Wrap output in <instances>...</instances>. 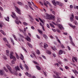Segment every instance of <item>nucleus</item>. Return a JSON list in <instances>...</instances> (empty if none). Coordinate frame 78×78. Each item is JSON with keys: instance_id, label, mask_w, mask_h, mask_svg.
I'll return each mask as SVG.
<instances>
[{"instance_id": "nucleus-1", "label": "nucleus", "mask_w": 78, "mask_h": 78, "mask_svg": "<svg viewBox=\"0 0 78 78\" xmlns=\"http://www.w3.org/2000/svg\"><path fill=\"white\" fill-rule=\"evenodd\" d=\"M15 8L16 9V12H17V13L19 14H21V11L20 10V9L18 8V7L16 6H15Z\"/></svg>"}, {"instance_id": "nucleus-2", "label": "nucleus", "mask_w": 78, "mask_h": 78, "mask_svg": "<svg viewBox=\"0 0 78 78\" xmlns=\"http://www.w3.org/2000/svg\"><path fill=\"white\" fill-rule=\"evenodd\" d=\"M69 39L71 41L70 42L71 44H72V45L73 46H75V44L74 43H73V39H72V37L71 36H69Z\"/></svg>"}, {"instance_id": "nucleus-3", "label": "nucleus", "mask_w": 78, "mask_h": 78, "mask_svg": "<svg viewBox=\"0 0 78 78\" xmlns=\"http://www.w3.org/2000/svg\"><path fill=\"white\" fill-rule=\"evenodd\" d=\"M46 18L47 19H48V20H52V18L51 17V16L48 14L46 15Z\"/></svg>"}, {"instance_id": "nucleus-4", "label": "nucleus", "mask_w": 78, "mask_h": 78, "mask_svg": "<svg viewBox=\"0 0 78 78\" xmlns=\"http://www.w3.org/2000/svg\"><path fill=\"white\" fill-rule=\"evenodd\" d=\"M6 67H7L8 69H9V70H12V69H11V68L10 66H9V65H6Z\"/></svg>"}, {"instance_id": "nucleus-5", "label": "nucleus", "mask_w": 78, "mask_h": 78, "mask_svg": "<svg viewBox=\"0 0 78 78\" xmlns=\"http://www.w3.org/2000/svg\"><path fill=\"white\" fill-rule=\"evenodd\" d=\"M3 25H4L3 23L2 22L0 23V28L1 29H2V27H3Z\"/></svg>"}, {"instance_id": "nucleus-6", "label": "nucleus", "mask_w": 78, "mask_h": 78, "mask_svg": "<svg viewBox=\"0 0 78 78\" xmlns=\"http://www.w3.org/2000/svg\"><path fill=\"white\" fill-rule=\"evenodd\" d=\"M28 16H29V17L30 18V19L31 20H34V19H33V17H32V16H31V15H28Z\"/></svg>"}, {"instance_id": "nucleus-7", "label": "nucleus", "mask_w": 78, "mask_h": 78, "mask_svg": "<svg viewBox=\"0 0 78 78\" xmlns=\"http://www.w3.org/2000/svg\"><path fill=\"white\" fill-rule=\"evenodd\" d=\"M6 54L8 56H9V51L8 50H6Z\"/></svg>"}, {"instance_id": "nucleus-8", "label": "nucleus", "mask_w": 78, "mask_h": 78, "mask_svg": "<svg viewBox=\"0 0 78 78\" xmlns=\"http://www.w3.org/2000/svg\"><path fill=\"white\" fill-rule=\"evenodd\" d=\"M54 73L56 75L57 77V78H58L59 77V75H58V73L57 72H54Z\"/></svg>"}, {"instance_id": "nucleus-9", "label": "nucleus", "mask_w": 78, "mask_h": 78, "mask_svg": "<svg viewBox=\"0 0 78 78\" xmlns=\"http://www.w3.org/2000/svg\"><path fill=\"white\" fill-rule=\"evenodd\" d=\"M0 75L2 76L4 75V72H3L1 70H0Z\"/></svg>"}, {"instance_id": "nucleus-10", "label": "nucleus", "mask_w": 78, "mask_h": 78, "mask_svg": "<svg viewBox=\"0 0 78 78\" xmlns=\"http://www.w3.org/2000/svg\"><path fill=\"white\" fill-rule=\"evenodd\" d=\"M58 27L59 29H60V30H61L63 28V27L61 24L58 25Z\"/></svg>"}, {"instance_id": "nucleus-11", "label": "nucleus", "mask_w": 78, "mask_h": 78, "mask_svg": "<svg viewBox=\"0 0 78 78\" xmlns=\"http://www.w3.org/2000/svg\"><path fill=\"white\" fill-rule=\"evenodd\" d=\"M26 39L27 40V41H28L29 42H30V41L31 40V39H30V38L29 37H27V38H26Z\"/></svg>"}, {"instance_id": "nucleus-12", "label": "nucleus", "mask_w": 78, "mask_h": 78, "mask_svg": "<svg viewBox=\"0 0 78 78\" xmlns=\"http://www.w3.org/2000/svg\"><path fill=\"white\" fill-rule=\"evenodd\" d=\"M5 20L8 21V22H9V20H9V17H7V18H5Z\"/></svg>"}, {"instance_id": "nucleus-13", "label": "nucleus", "mask_w": 78, "mask_h": 78, "mask_svg": "<svg viewBox=\"0 0 78 78\" xmlns=\"http://www.w3.org/2000/svg\"><path fill=\"white\" fill-rule=\"evenodd\" d=\"M15 69H16V71H17V70H20V68L18 66H17L16 67H15Z\"/></svg>"}, {"instance_id": "nucleus-14", "label": "nucleus", "mask_w": 78, "mask_h": 78, "mask_svg": "<svg viewBox=\"0 0 78 78\" xmlns=\"http://www.w3.org/2000/svg\"><path fill=\"white\" fill-rule=\"evenodd\" d=\"M52 3H53L54 5H55V6H56V2H55V1L54 0L52 1Z\"/></svg>"}, {"instance_id": "nucleus-15", "label": "nucleus", "mask_w": 78, "mask_h": 78, "mask_svg": "<svg viewBox=\"0 0 78 78\" xmlns=\"http://www.w3.org/2000/svg\"><path fill=\"white\" fill-rule=\"evenodd\" d=\"M10 40L11 41V42L12 43V44L13 45H14V40H12V38H10Z\"/></svg>"}, {"instance_id": "nucleus-16", "label": "nucleus", "mask_w": 78, "mask_h": 78, "mask_svg": "<svg viewBox=\"0 0 78 78\" xmlns=\"http://www.w3.org/2000/svg\"><path fill=\"white\" fill-rule=\"evenodd\" d=\"M36 67L37 69L38 70H41V68H40V67L39 66H38L36 65Z\"/></svg>"}, {"instance_id": "nucleus-17", "label": "nucleus", "mask_w": 78, "mask_h": 78, "mask_svg": "<svg viewBox=\"0 0 78 78\" xmlns=\"http://www.w3.org/2000/svg\"><path fill=\"white\" fill-rule=\"evenodd\" d=\"M17 4H18V5H20L21 6H22V5H23V4H22V3L18 2H17Z\"/></svg>"}, {"instance_id": "nucleus-18", "label": "nucleus", "mask_w": 78, "mask_h": 78, "mask_svg": "<svg viewBox=\"0 0 78 78\" xmlns=\"http://www.w3.org/2000/svg\"><path fill=\"white\" fill-rule=\"evenodd\" d=\"M10 58L11 59H12V58L14 57V56L12 55V54H10Z\"/></svg>"}, {"instance_id": "nucleus-19", "label": "nucleus", "mask_w": 78, "mask_h": 78, "mask_svg": "<svg viewBox=\"0 0 78 78\" xmlns=\"http://www.w3.org/2000/svg\"><path fill=\"white\" fill-rule=\"evenodd\" d=\"M21 57H20V58L22 59V60H23V59H24V57H23V55H22V54H21Z\"/></svg>"}, {"instance_id": "nucleus-20", "label": "nucleus", "mask_w": 78, "mask_h": 78, "mask_svg": "<svg viewBox=\"0 0 78 78\" xmlns=\"http://www.w3.org/2000/svg\"><path fill=\"white\" fill-rule=\"evenodd\" d=\"M61 19L60 18L58 17L57 18V21L58 22H61Z\"/></svg>"}, {"instance_id": "nucleus-21", "label": "nucleus", "mask_w": 78, "mask_h": 78, "mask_svg": "<svg viewBox=\"0 0 78 78\" xmlns=\"http://www.w3.org/2000/svg\"><path fill=\"white\" fill-rule=\"evenodd\" d=\"M20 69H22V70H23V68L22 67V64H20Z\"/></svg>"}, {"instance_id": "nucleus-22", "label": "nucleus", "mask_w": 78, "mask_h": 78, "mask_svg": "<svg viewBox=\"0 0 78 78\" xmlns=\"http://www.w3.org/2000/svg\"><path fill=\"white\" fill-rule=\"evenodd\" d=\"M47 46L48 47V44H45L44 45V48H47Z\"/></svg>"}, {"instance_id": "nucleus-23", "label": "nucleus", "mask_w": 78, "mask_h": 78, "mask_svg": "<svg viewBox=\"0 0 78 78\" xmlns=\"http://www.w3.org/2000/svg\"><path fill=\"white\" fill-rule=\"evenodd\" d=\"M63 52L62 51V50H60L59 51V55H62V54Z\"/></svg>"}, {"instance_id": "nucleus-24", "label": "nucleus", "mask_w": 78, "mask_h": 78, "mask_svg": "<svg viewBox=\"0 0 78 78\" xmlns=\"http://www.w3.org/2000/svg\"><path fill=\"white\" fill-rule=\"evenodd\" d=\"M27 45H29V47H30V48H32V45L30 44V43H29L28 42L27 43Z\"/></svg>"}, {"instance_id": "nucleus-25", "label": "nucleus", "mask_w": 78, "mask_h": 78, "mask_svg": "<svg viewBox=\"0 0 78 78\" xmlns=\"http://www.w3.org/2000/svg\"><path fill=\"white\" fill-rule=\"evenodd\" d=\"M19 36H20V37H21V39H22V38H25L24 36L21 34H19Z\"/></svg>"}, {"instance_id": "nucleus-26", "label": "nucleus", "mask_w": 78, "mask_h": 78, "mask_svg": "<svg viewBox=\"0 0 78 78\" xmlns=\"http://www.w3.org/2000/svg\"><path fill=\"white\" fill-rule=\"evenodd\" d=\"M70 22H73V18L72 17H70Z\"/></svg>"}, {"instance_id": "nucleus-27", "label": "nucleus", "mask_w": 78, "mask_h": 78, "mask_svg": "<svg viewBox=\"0 0 78 78\" xmlns=\"http://www.w3.org/2000/svg\"><path fill=\"white\" fill-rule=\"evenodd\" d=\"M38 31L40 34H42V31L40 30H38Z\"/></svg>"}, {"instance_id": "nucleus-28", "label": "nucleus", "mask_w": 78, "mask_h": 78, "mask_svg": "<svg viewBox=\"0 0 78 78\" xmlns=\"http://www.w3.org/2000/svg\"><path fill=\"white\" fill-rule=\"evenodd\" d=\"M50 26L51 27H52V28H55V26H54V25L52 24L51 23H50Z\"/></svg>"}, {"instance_id": "nucleus-29", "label": "nucleus", "mask_w": 78, "mask_h": 78, "mask_svg": "<svg viewBox=\"0 0 78 78\" xmlns=\"http://www.w3.org/2000/svg\"><path fill=\"white\" fill-rule=\"evenodd\" d=\"M15 22L16 23V24H17V25H19V21L15 20Z\"/></svg>"}, {"instance_id": "nucleus-30", "label": "nucleus", "mask_w": 78, "mask_h": 78, "mask_svg": "<svg viewBox=\"0 0 78 78\" xmlns=\"http://www.w3.org/2000/svg\"><path fill=\"white\" fill-rule=\"evenodd\" d=\"M43 37L45 38V39H47L48 38V37H47V36L46 35H43Z\"/></svg>"}, {"instance_id": "nucleus-31", "label": "nucleus", "mask_w": 78, "mask_h": 78, "mask_svg": "<svg viewBox=\"0 0 78 78\" xmlns=\"http://www.w3.org/2000/svg\"><path fill=\"white\" fill-rule=\"evenodd\" d=\"M74 23L76 25H78V22H77V21H74Z\"/></svg>"}, {"instance_id": "nucleus-32", "label": "nucleus", "mask_w": 78, "mask_h": 78, "mask_svg": "<svg viewBox=\"0 0 78 78\" xmlns=\"http://www.w3.org/2000/svg\"><path fill=\"white\" fill-rule=\"evenodd\" d=\"M61 2H59L58 1H57L56 2V5H59L60 3Z\"/></svg>"}, {"instance_id": "nucleus-33", "label": "nucleus", "mask_w": 78, "mask_h": 78, "mask_svg": "<svg viewBox=\"0 0 78 78\" xmlns=\"http://www.w3.org/2000/svg\"><path fill=\"white\" fill-rule=\"evenodd\" d=\"M4 69L5 71L6 72H8V71L7 69H6V68H5V67H4Z\"/></svg>"}, {"instance_id": "nucleus-34", "label": "nucleus", "mask_w": 78, "mask_h": 78, "mask_svg": "<svg viewBox=\"0 0 78 78\" xmlns=\"http://www.w3.org/2000/svg\"><path fill=\"white\" fill-rule=\"evenodd\" d=\"M37 54H41V53L40 52V51L39 50H37Z\"/></svg>"}, {"instance_id": "nucleus-35", "label": "nucleus", "mask_w": 78, "mask_h": 78, "mask_svg": "<svg viewBox=\"0 0 78 78\" xmlns=\"http://www.w3.org/2000/svg\"><path fill=\"white\" fill-rule=\"evenodd\" d=\"M44 4L45 6H46V7H48V6H47V4H46V2H44Z\"/></svg>"}, {"instance_id": "nucleus-36", "label": "nucleus", "mask_w": 78, "mask_h": 78, "mask_svg": "<svg viewBox=\"0 0 78 78\" xmlns=\"http://www.w3.org/2000/svg\"><path fill=\"white\" fill-rule=\"evenodd\" d=\"M25 67L27 70H28V66H27V65L25 64Z\"/></svg>"}, {"instance_id": "nucleus-37", "label": "nucleus", "mask_w": 78, "mask_h": 78, "mask_svg": "<svg viewBox=\"0 0 78 78\" xmlns=\"http://www.w3.org/2000/svg\"><path fill=\"white\" fill-rule=\"evenodd\" d=\"M47 53H48V54H49V55H51V51H48Z\"/></svg>"}, {"instance_id": "nucleus-38", "label": "nucleus", "mask_w": 78, "mask_h": 78, "mask_svg": "<svg viewBox=\"0 0 78 78\" xmlns=\"http://www.w3.org/2000/svg\"><path fill=\"white\" fill-rule=\"evenodd\" d=\"M55 66H56V65H57V66L58 67H59V64L58 63H56L55 64H54Z\"/></svg>"}, {"instance_id": "nucleus-39", "label": "nucleus", "mask_w": 78, "mask_h": 78, "mask_svg": "<svg viewBox=\"0 0 78 78\" xmlns=\"http://www.w3.org/2000/svg\"><path fill=\"white\" fill-rule=\"evenodd\" d=\"M23 23L24 25H25V26H27V25H28V23L26 22H24Z\"/></svg>"}, {"instance_id": "nucleus-40", "label": "nucleus", "mask_w": 78, "mask_h": 78, "mask_svg": "<svg viewBox=\"0 0 78 78\" xmlns=\"http://www.w3.org/2000/svg\"><path fill=\"white\" fill-rule=\"evenodd\" d=\"M56 31L58 32V33H61V31H60V30H59V29H57Z\"/></svg>"}, {"instance_id": "nucleus-41", "label": "nucleus", "mask_w": 78, "mask_h": 78, "mask_svg": "<svg viewBox=\"0 0 78 78\" xmlns=\"http://www.w3.org/2000/svg\"><path fill=\"white\" fill-rule=\"evenodd\" d=\"M13 36L15 39L16 40V41H17V38H16V36L15 35H13Z\"/></svg>"}, {"instance_id": "nucleus-42", "label": "nucleus", "mask_w": 78, "mask_h": 78, "mask_svg": "<svg viewBox=\"0 0 78 78\" xmlns=\"http://www.w3.org/2000/svg\"><path fill=\"white\" fill-rule=\"evenodd\" d=\"M75 19H76L77 20H78V16H75Z\"/></svg>"}, {"instance_id": "nucleus-43", "label": "nucleus", "mask_w": 78, "mask_h": 78, "mask_svg": "<svg viewBox=\"0 0 78 78\" xmlns=\"http://www.w3.org/2000/svg\"><path fill=\"white\" fill-rule=\"evenodd\" d=\"M38 19L40 20V22H41V23L43 22V21H42V19H41V18H39Z\"/></svg>"}, {"instance_id": "nucleus-44", "label": "nucleus", "mask_w": 78, "mask_h": 78, "mask_svg": "<svg viewBox=\"0 0 78 78\" xmlns=\"http://www.w3.org/2000/svg\"><path fill=\"white\" fill-rule=\"evenodd\" d=\"M58 5H59L60 6H62V3L60 2Z\"/></svg>"}, {"instance_id": "nucleus-45", "label": "nucleus", "mask_w": 78, "mask_h": 78, "mask_svg": "<svg viewBox=\"0 0 78 78\" xmlns=\"http://www.w3.org/2000/svg\"><path fill=\"white\" fill-rule=\"evenodd\" d=\"M3 39L5 42H7V40H6V38H4Z\"/></svg>"}, {"instance_id": "nucleus-46", "label": "nucleus", "mask_w": 78, "mask_h": 78, "mask_svg": "<svg viewBox=\"0 0 78 78\" xmlns=\"http://www.w3.org/2000/svg\"><path fill=\"white\" fill-rule=\"evenodd\" d=\"M28 76H29V77L31 78V77H32V76H31V75L30 74H29L28 75Z\"/></svg>"}, {"instance_id": "nucleus-47", "label": "nucleus", "mask_w": 78, "mask_h": 78, "mask_svg": "<svg viewBox=\"0 0 78 78\" xmlns=\"http://www.w3.org/2000/svg\"><path fill=\"white\" fill-rule=\"evenodd\" d=\"M23 49L25 51H26V52H27V50H26V49H25V48L24 47H23Z\"/></svg>"}, {"instance_id": "nucleus-48", "label": "nucleus", "mask_w": 78, "mask_h": 78, "mask_svg": "<svg viewBox=\"0 0 78 78\" xmlns=\"http://www.w3.org/2000/svg\"><path fill=\"white\" fill-rule=\"evenodd\" d=\"M73 58L75 60V61H76V62H77V59H76V57H74Z\"/></svg>"}, {"instance_id": "nucleus-49", "label": "nucleus", "mask_w": 78, "mask_h": 78, "mask_svg": "<svg viewBox=\"0 0 78 78\" xmlns=\"http://www.w3.org/2000/svg\"><path fill=\"white\" fill-rule=\"evenodd\" d=\"M16 57L17 59H19V55H18L17 54H16Z\"/></svg>"}, {"instance_id": "nucleus-50", "label": "nucleus", "mask_w": 78, "mask_h": 78, "mask_svg": "<svg viewBox=\"0 0 78 78\" xmlns=\"http://www.w3.org/2000/svg\"><path fill=\"white\" fill-rule=\"evenodd\" d=\"M12 58H13V60H14V61H16V57L14 56H13Z\"/></svg>"}, {"instance_id": "nucleus-51", "label": "nucleus", "mask_w": 78, "mask_h": 78, "mask_svg": "<svg viewBox=\"0 0 78 78\" xmlns=\"http://www.w3.org/2000/svg\"><path fill=\"white\" fill-rule=\"evenodd\" d=\"M15 18L16 20H17V21L19 20V18H18V17L16 16V17Z\"/></svg>"}, {"instance_id": "nucleus-52", "label": "nucleus", "mask_w": 78, "mask_h": 78, "mask_svg": "<svg viewBox=\"0 0 78 78\" xmlns=\"http://www.w3.org/2000/svg\"><path fill=\"white\" fill-rule=\"evenodd\" d=\"M12 14L13 15V16H15V17L16 14H15V13H14V12H12Z\"/></svg>"}, {"instance_id": "nucleus-53", "label": "nucleus", "mask_w": 78, "mask_h": 78, "mask_svg": "<svg viewBox=\"0 0 78 78\" xmlns=\"http://www.w3.org/2000/svg\"><path fill=\"white\" fill-rule=\"evenodd\" d=\"M2 33L4 35V36H5V35H6V34H5V32H4L3 31V32H2Z\"/></svg>"}, {"instance_id": "nucleus-54", "label": "nucleus", "mask_w": 78, "mask_h": 78, "mask_svg": "<svg viewBox=\"0 0 78 78\" xmlns=\"http://www.w3.org/2000/svg\"><path fill=\"white\" fill-rule=\"evenodd\" d=\"M53 77L54 78H58V77H56V76L55 75H53Z\"/></svg>"}, {"instance_id": "nucleus-55", "label": "nucleus", "mask_w": 78, "mask_h": 78, "mask_svg": "<svg viewBox=\"0 0 78 78\" xmlns=\"http://www.w3.org/2000/svg\"><path fill=\"white\" fill-rule=\"evenodd\" d=\"M31 29H32V30H34L35 29L34 28V27L33 26H31Z\"/></svg>"}, {"instance_id": "nucleus-56", "label": "nucleus", "mask_w": 78, "mask_h": 78, "mask_svg": "<svg viewBox=\"0 0 78 78\" xmlns=\"http://www.w3.org/2000/svg\"><path fill=\"white\" fill-rule=\"evenodd\" d=\"M40 25H41V26L42 27H43L44 26H43V25H42V23H40Z\"/></svg>"}, {"instance_id": "nucleus-57", "label": "nucleus", "mask_w": 78, "mask_h": 78, "mask_svg": "<svg viewBox=\"0 0 78 78\" xmlns=\"http://www.w3.org/2000/svg\"><path fill=\"white\" fill-rule=\"evenodd\" d=\"M12 64H15V62L14 60H12Z\"/></svg>"}, {"instance_id": "nucleus-58", "label": "nucleus", "mask_w": 78, "mask_h": 78, "mask_svg": "<svg viewBox=\"0 0 78 78\" xmlns=\"http://www.w3.org/2000/svg\"><path fill=\"white\" fill-rule=\"evenodd\" d=\"M33 62L34 63V64H37V62H36V61H34Z\"/></svg>"}, {"instance_id": "nucleus-59", "label": "nucleus", "mask_w": 78, "mask_h": 78, "mask_svg": "<svg viewBox=\"0 0 78 78\" xmlns=\"http://www.w3.org/2000/svg\"><path fill=\"white\" fill-rule=\"evenodd\" d=\"M47 26L48 27V28H50V26H49V25H48V24H47Z\"/></svg>"}, {"instance_id": "nucleus-60", "label": "nucleus", "mask_w": 78, "mask_h": 78, "mask_svg": "<svg viewBox=\"0 0 78 78\" xmlns=\"http://www.w3.org/2000/svg\"><path fill=\"white\" fill-rule=\"evenodd\" d=\"M28 3H29V5H30V6H31V5H32L31 3L30 2H28Z\"/></svg>"}, {"instance_id": "nucleus-61", "label": "nucleus", "mask_w": 78, "mask_h": 78, "mask_svg": "<svg viewBox=\"0 0 78 78\" xmlns=\"http://www.w3.org/2000/svg\"><path fill=\"white\" fill-rule=\"evenodd\" d=\"M29 6L31 9L33 10V9L30 5H29Z\"/></svg>"}, {"instance_id": "nucleus-62", "label": "nucleus", "mask_w": 78, "mask_h": 78, "mask_svg": "<svg viewBox=\"0 0 78 78\" xmlns=\"http://www.w3.org/2000/svg\"><path fill=\"white\" fill-rule=\"evenodd\" d=\"M29 74L28 73V72H27L25 73V75H27V76H28Z\"/></svg>"}, {"instance_id": "nucleus-63", "label": "nucleus", "mask_w": 78, "mask_h": 78, "mask_svg": "<svg viewBox=\"0 0 78 78\" xmlns=\"http://www.w3.org/2000/svg\"><path fill=\"white\" fill-rule=\"evenodd\" d=\"M75 73H77L78 74V72H77V71L76 70H75V73H74L75 74H75Z\"/></svg>"}, {"instance_id": "nucleus-64", "label": "nucleus", "mask_w": 78, "mask_h": 78, "mask_svg": "<svg viewBox=\"0 0 78 78\" xmlns=\"http://www.w3.org/2000/svg\"><path fill=\"white\" fill-rule=\"evenodd\" d=\"M68 49L69 50H70L71 49L70 48V47L69 46H68Z\"/></svg>"}]
</instances>
